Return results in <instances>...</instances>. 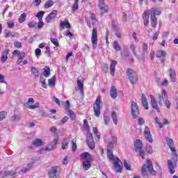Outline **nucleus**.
Wrapping results in <instances>:
<instances>
[{
    "instance_id": "nucleus-53",
    "label": "nucleus",
    "mask_w": 178,
    "mask_h": 178,
    "mask_svg": "<svg viewBox=\"0 0 178 178\" xmlns=\"http://www.w3.org/2000/svg\"><path fill=\"white\" fill-rule=\"evenodd\" d=\"M72 149L73 152L77 149V145H76V141H74V140H72Z\"/></svg>"
},
{
    "instance_id": "nucleus-37",
    "label": "nucleus",
    "mask_w": 178,
    "mask_h": 178,
    "mask_svg": "<svg viewBox=\"0 0 178 178\" xmlns=\"http://www.w3.org/2000/svg\"><path fill=\"white\" fill-rule=\"evenodd\" d=\"M167 53L163 50H159L156 54L157 58H165L166 56Z\"/></svg>"
},
{
    "instance_id": "nucleus-18",
    "label": "nucleus",
    "mask_w": 178,
    "mask_h": 178,
    "mask_svg": "<svg viewBox=\"0 0 178 178\" xmlns=\"http://www.w3.org/2000/svg\"><path fill=\"white\" fill-rule=\"evenodd\" d=\"M9 52H10V50L5 49L1 53V63H5L6 61L8 60V55H9Z\"/></svg>"
},
{
    "instance_id": "nucleus-48",
    "label": "nucleus",
    "mask_w": 178,
    "mask_h": 178,
    "mask_svg": "<svg viewBox=\"0 0 178 178\" xmlns=\"http://www.w3.org/2000/svg\"><path fill=\"white\" fill-rule=\"evenodd\" d=\"M40 84L42 85V87L43 88H47V83H45V79H44V78L40 77Z\"/></svg>"
},
{
    "instance_id": "nucleus-19",
    "label": "nucleus",
    "mask_w": 178,
    "mask_h": 178,
    "mask_svg": "<svg viewBox=\"0 0 178 178\" xmlns=\"http://www.w3.org/2000/svg\"><path fill=\"white\" fill-rule=\"evenodd\" d=\"M118 65V61L115 60H111V63L110 65V73L111 76H115V67Z\"/></svg>"
},
{
    "instance_id": "nucleus-39",
    "label": "nucleus",
    "mask_w": 178,
    "mask_h": 178,
    "mask_svg": "<svg viewBox=\"0 0 178 178\" xmlns=\"http://www.w3.org/2000/svg\"><path fill=\"white\" fill-rule=\"evenodd\" d=\"M51 74L49 67H45L44 68L43 75L44 77H49V75Z\"/></svg>"
},
{
    "instance_id": "nucleus-4",
    "label": "nucleus",
    "mask_w": 178,
    "mask_h": 178,
    "mask_svg": "<svg viewBox=\"0 0 178 178\" xmlns=\"http://www.w3.org/2000/svg\"><path fill=\"white\" fill-rule=\"evenodd\" d=\"M91 43L93 49H97V45L98 44V30L97 28H94L92 31Z\"/></svg>"
},
{
    "instance_id": "nucleus-27",
    "label": "nucleus",
    "mask_w": 178,
    "mask_h": 178,
    "mask_svg": "<svg viewBox=\"0 0 178 178\" xmlns=\"http://www.w3.org/2000/svg\"><path fill=\"white\" fill-rule=\"evenodd\" d=\"M56 76L54 75L51 79H48V85L49 87H55Z\"/></svg>"
},
{
    "instance_id": "nucleus-52",
    "label": "nucleus",
    "mask_w": 178,
    "mask_h": 178,
    "mask_svg": "<svg viewBox=\"0 0 178 178\" xmlns=\"http://www.w3.org/2000/svg\"><path fill=\"white\" fill-rule=\"evenodd\" d=\"M136 152H138L141 158L145 159V158L144 157L145 156V152H144V150H143V149H140V150H136Z\"/></svg>"
},
{
    "instance_id": "nucleus-8",
    "label": "nucleus",
    "mask_w": 178,
    "mask_h": 178,
    "mask_svg": "<svg viewBox=\"0 0 178 178\" xmlns=\"http://www.w3.org/2000/svg\"><path fill=\"white\" fill-rule=\"evenodd\" d=\"M26 108L28 109H38L40 108V103L36 102L34 104V99L33 97H30L28 99V102L25 104Z\"/></svg>"
},
{
    "instance_id": "nucleus-29",
    "label": "nucleus",
    "mask_w": 178,
    "mask_h": 178,
    "mask_svg": "<svg viewBox=\"0 0 178 178\" xmlns=\"http://www.w3.org/2000/svg\"><path fill=\"white\" fill-rule=\"evenodd\" d=\"M65 111H67L70 119L72 120H76V114L72 110L69 109V107H65Z\"/></svg>"
},
{
    "instance_id": "nucleus-21",
    "label": "nucleus",
    "mask_w": 178,
    "mask_h": 178,
    "mask_svg": "<svg viewBox=\"0 0 178 178\" xmlns=\"http://www.w3.org/2000/svg\"><path fill=\"white\" fill-rule=\"evenodd\" d=\"M135 145V151H140V149H143V141L140 140H136L134 142Z\"/></svg>"
},
{
    "instance_id": "nucleus-20",
    "label": "nucleus",
    "mask_w": 178,
    "mask_h": 178,
    "mask_svg": "<svg viewBox=\"0 0 178 178\" xmlns=\"http://www.w3.org/2000/svg\"><path fill=\"white\" fill-rule=\"evenodd\" d=\"M169 76L170 81L175 83L176 81V71L172 67L170 68Z\"/></svg>"
},
{
    "instance_id": "nucleus-14",
    "label": "nucleus",
    "mask_w": 178,
    "mask_h": 178,
    "mask_svg": "<svg viewBox=\"0 0 178 178\" xmlns=\"http://www.w3.org/2000/svg\"><path fill=\"white\" fill-rule=\"evenodd\" d=\"M13 56H18V60H23L24 58H26V53L24 51H20L19 50H14L13 51Z\"/></svg>"
},
{
    "instance_id": "nucleus-16",
    "label": "nucleus",
    "mask_w": 178,
    "mask_h": 178,
    "mask_svg": "<svg viewBox=\"0 0 178 178\" xmlns=\"http://www.w3.org/2000/svg\"><path fill=\"white\" fill-rule=\"evenodd\" d=\"M150 104L154 109H156L157 112H161L159 110V106H158V103H156V99H155V97L154 95H150Z\"/></svg>"
},
{
    "instance_id": "nucleus-36",
    "label": "nucleus",
    "mask_w": 178,
    "mask_h": 178,
    "mask_svg": "<svg viewBox=\"0 0 178 178\" xmlns=\"http://www.w3.org/2000/svg\"><path fill=\"white\" fill-rule=\"evenodd\" d=\"M31 72L33 73L34 77L35 78L40 76V72H38V70L35 67H32L31 68Z\"/></svg>"
},
{
    "instance_id": "nucleus-51",
    "label": "nucleus",
    "mask_w": 178,
    "mask_h": 178,
    "mask_svg": "<svg viewBox=\"0 0 178 178\" xmlns=\"http://www.w3.org/2000/svg\"><path fill=\"white\" fill-rule=\"evenodd\" d=\"M104 124L108 126L109 124V117H108V115L106 113L104 114Z\"/></svg>"
},
{
    "instance_id": "nucleus-3",
    "label": "nucleus",
    "mask_w": 178,
    "mask_h": 178,
    "mask_svg": "<svg viewBox=\"0 0 178 178\" xmlns=\"http://www.w3.org/2000/svg\"><path fill=\"white\" fill-rule=\"evenodd\" d=\"M102 104V102H101V97L99 96L97 97V99L93 105V111L96 118H99V115H101V108H102L101 106Z\"/></svg>"
},
{
    "instance_id": "nucleus-35",
    "label": "nucleus",
    "mask_w": 178,
    "mask_h": 178,
    "mask_svg": "<svg viewBox=\"0 0 178 178\" xmlns=\"http://www.w3.org/2000/svg\"><path fill=\"white\" fill-rule=\"evenodd\" d=\"M111 118L114 124H118V113H116V112L113 111L111 113Z\"/></svg>"
},
{
    "instance_id": "nucleus-11",
    "label": "nucleus",
    "mask_w": 178,
    "mask_h": 178,
    "mask_svg": "<svg viewBox=\"0 0 178 178\" xmlns=\"http://www.w3.org/2000/svg\"><path fill=\"white\" fill-rule=\"evenodd\" d=\"M148 13L150 15L151 24L153 27H155L156 26V23H158L156 21V17H155V9L151 8L148 10Z\"/></svg>"
},
{
    "instance_id": "nucleus-54",
    "label": "nucleus",
    "mask_w": 178,
    "mask_h": 178,
    "mask_svg": "<svg viewBox=\"0 0 178 178\" xmlns=\"http://www.w3.org/2000/svg\"><path fill=\"white\" fill-rule=\"evenodd\" d=\"M130 49H131L134 55H135L136 56H137V51H136V44H131L130 46Z\"/></svg>"
},
{
    "instance_id": "nucleus-60",
    "label": "nucleus",
    "mask_w": 178,
    "mask_h": 178,
    "mask_svg": "<svg viewBox=\"0 0 178 178\" xmlns=\"http://www.w3.org/2000/svg\"><path fill=\"white\" fill-rule=\"evenodd\" d=\"M146 151L147 154H152V147L151 145H147Z\"/></svg>"
},
{
    "instance_id": "nucleus-41",
    "label": "nucleus",
    "mask_w": 178,
    "mask_h": 178,
    "mask_svg": "<svg viewBox=\"0 0 178 178\" xmlns=\"http://www.w3.org/2000/svg\"><path fill=\"white\" fill-rule=\"evenodd\" d=\"M54 6V1L49 0L47 1L44 4V8L45 9H49V8H51V6Z\"/></svg>"
},
{
    "instance_id": "nucleus-49",
    "label": "nucleus",
    "mask_w": 178,
    "mask_h": 178,
    "mask_svg": "<svg viewBox=\"0 0 178 178\" xmlns=\"http://www.w3.org/2000/svg\"><path fill=\"white\" fill-rule=\"evenodd\" d=\"M67 120H69V118L65 116L63 119L60 120V121L59 122L58 124L60 126H62V124H65V123H66V122H67Z\"/></svg>"
},
{
    "instance_id": "nucleus-32",
    "label": "nucleus",
    "mask_w": 178,
    "mask_h": 178,
    "mask_svg": "<svg viewBox=\"0 0 178 178\" xmlns=\"http://www.w3.org/2000/svg\"><path fill=\"white\" fill-rule=\"evenodd\" d=\"M116 141H117L116 137L112 136L108 140V147H109L111 148H113V145L116 144Z\"/></svg>"
},
{
    "instance_id": "nucleus-5",
    "label": "nucleus",
    "mask_w": 178,
    "mask_h": 178,
    "mask_svg": "<svg viewBox=\"0 0 178 178\" xmlns=\"http://www.w3.org/2000/svg\"><path fill=\"white\" fill-rule=\"evenodd\" d=\"M131 112L132 115V118L134 119H137L138 118V115H140V111L138 110V105L136 102H131Z\"/></svg>"
},
{
    "instance_id": "nucleus-6",
    "label": "nucleus",
    "mask_w": 178,
    "mask_h": 178,
    "mask_svg": "<svg viewBox=\"0 0 178 178\" xmlns=\"http://www.w3.org/2000/svg\"><path fill=\"white\" fill-rule=\"evenodd\" d=\"M166 141L169 148L172 152L174 161H177V154L176 153V148L175 147V143H173V140H172V138H167Z\"/></svg>"
},
{
    "instance_id": "nucleus-7",
    "label": "nucleus",
    "mask_w": 178,
    "mask_h": 178,
    "mask_svg": "<svg viewBox=\"0 0 178 178\" xmlns=\"http://www.w3.org/2000/svg\"><path fill=\"white\" fill-rule=\"evenodd\" d=\"M127 75L129 79L131 84H135L137 82V73L136 71H134L132 69L129 68L127 71Z\"/></svg>"
},
{
    "instance_id": "nucleus-58",
    "label": "nucleus",
    "mask_w": 178,
    "mask_h": 178,
    "mask_svg": "<svg viewBox=\"0 0 178 178\" xmlns=\"http://www.w3.org/2000/svg\"><path fill=\"white\" fill-rule=\"evenodd\" d=\"M31 164H28L26 167V168H24L23 170H22L21 172H24V173H26V172H29V170H30V169H31Z\"/></svg>"
},
{
    "instance_id": "nucleus-62",
    "label": "nucleus",
    "mask_w": 178,
    "mask_h": 178,
    "mask_svg": "<svg viewBox=\"0 0 178 178\" xmlns=\"http://www.w3.org/2000/svg\"><path fill=\"white\" fill-rule=\"evenodd\" d=\"M138 124H140V126L143 124H145V120H144V118H138Z\"/></svg>"
},
{
    "instance_id": "nucleus-23",
    "label": "nucleus",
    "mask_w": 178,
    "mask_h": 178,
    "mask_svg": "<svg viewBox=\"0 0 178 178\" xmlns=\"http://www.w3.org/2000/svg\"><path fill=\"white\" fill-rule=\"evenodd\" d=\"M60 27H62V29H70L72 26L70 25V23L69 22V20L65 19V21H61L60 22Z\"/></svg>"
},
{
    "instance_id": "nucleus-2",
    "label": "nucleus",
    "mask_w": 178,
    "mask_h": 178,
    "mask_svg": "<svg viewBox=\"0 0 178 178\" xmlns=\"http://www.w3.org/2000/svg\"><path fill=\"white\" fill-rule=\"evenodd\" d=\"M149 172L153 176L156 175V172L154 170V166L152 165V161L151 159H147L146 163L144 164L142 167V175L145 176V175Z\"/></svg>"
},
{
    "instance_id": "nucleus-26",
    "label": "nucleus",
    "mask_w": 178,
    "mask_h": 178,
    "mask_svg": "<svg viewBox=\"0 0 178 178\" xmlns=\"http://www.w3.org/2000/svg\"><path fill=\"white\" fill-rule=\"evenodd\" d=\"M142 104L145 109L148 110V100H147V97L144 94H142Z\"/></svg>"
},
{
    "instance_id": "nucleus-50",
    "label": "nucleus",
    "mask_w": 178,
    "mask_h": 178,
    "mask_svg": "<svg viewBox=\"0 0 178 178\" xmlns=\"http://www.w3.org/2000/svg\"><path fill=\"white\" fill-rule=\"evenodd\" d=\"M7 113L5 111L0 112V122L6 118Z\"/></svg>"
},
{
    "instance_id": "nucleus-45",
    "label": "nucleus",
    "mask_w": 178,
    "mask_h": 178,
    "mask_svg": "<svg viewBox=\"0 0 178 178\" xmlns=\"http://www.w3.org/2000/svg\"><path fill=\"white\" fill-rule=\"evenodd\" d=\"M163 102L166 108L170 109V106H172V103H170V101H169V99H165Z\"/></svg>"
},
{
    "instance_id": "nucleus-22",
    "label": "nucleus",
    "mask_w": 178,
    "mask_h": 178,
    "mask_svg": "<svg viewBox=\"0 0 178 178\" xmlns=\"http://www.w3.org/2000/svg\"><path fill=\"white\" fill-rule=\"evenodd\" d=\"M149 13H148V10L147 11H145L144 13H143V19H144V22H143V24L144 26H148V24H149Z\"/></svg>"
},
{
    "instance_id": "nucleus-38",
    "label": "nucleus",
    "mask_w": 178,
    "mask_h": 178,
    "mask_svg": "<svg viewBox=\"0 0 178 178\" xmlns=\"http://www.w3.org/2000/svg\"><path fill=\"white\" fill-rule=\"evenodd\" d=\"M168 165L169 168L170 172L173 175L175 173V168L173 167V165L172 164V161L168 160Z\"/></svg>"
},
{
    "instance_id": "nucleus-30",
    "label": "nucleus",
    "mask_w": 178,
    "mask_h": 178,
    "mask_svg": "<svg viewBox=\"0 0 178 178\" xmlns=\"http://www.w3.org/2000/svg\"><path fill=\"white\" fill-rule=\"evenodd\" d=\"M166 98H168V92H166L165 90H163L162 92L159 94V99L161 102L162 99H166Z\"/></svg>"
},
{
    "instance_id": "nucleus-56",
    "label": "nucleus",
    "mask_w": 178,
    "mask_h": 178,
    "mask_svg": "<svg viewBox=\"0 0 178 178\" xmlns=\"http://www.w3.org/2000/svg\"><path fill=\"white\" fill-rule=\"evenodd\" d=\"M51 42L55 45V47H59V42H58V39L56 38H51Z\"/></svg>"
},
{
    "instance_id": "nucleus-40",
    "label": "nucleus",
    "mask_w": 178,
    "mask_h": 178,
    "mask_svg": "<svg viewBox=\"0 0 178 178\" xmlns=\"http://www.w3.org/2000/svg\"><path fill=\"white\" fill-rule=\"evenodd\" d=\"M77 86H78V90L81 91V92H83L84 91V84L80 81H77Z\"/></svg>"
},
{
    "instance_id": "nucleus-33",
    "label": "nucleus",
    "mask_w": 178,
    "mask_h": 178,
    "mask_svg": "<svg viewBox=\"0 0 178 178\" xmlns=\"http://www.w3.org/2000/svg\"><path fill=\"white\" fill-rule=\"evenodd\" d=\"M69 141L70 139L69 138L64 139L62 142V149H67V147L69 145Z\"/></svg>"
},
{
    "instance_id": "nucleus-59",
    "label": "nucleus",
    "mask_w": 178,
    "mask_h": 178,
    "mask_svg": "<svg viewBox=\"0 0 178 178\" xmlns=\"http://www.w3.org/2000/svg\"><path fill=\"white\" fill-rule=\"evenodd\" d=\"M28 26L30 29H33L37 26V22H31L28 24Z\"/></svg>"
},
{
    "instance_id": "nucleus-61",
    "label": "nucleus",
    "mask_w": 178,
    "mask_h": 178,
    "mask_svg": "<svg viewBox=\"0 0 178 178\" xmlns=\"http://www.w3.org/2000/svg\"><path fill=\"white\" fill-rule=\"evenodd\" d=\"M5 37H6V38H9V37H13V35L12 34V32H10V31H6Z\"/></svg>"
},
{
    "instance_id": "nucleus-42",
    "label": "nucleus",
    "mask_w": 178,
    "mask_h": 178,
    "mask_svg": "<svg viewBox=\"0 0 178 178\" xmlns=\"http://www.w3.org/2000/svg\"><path fill=\"white\" fill-rule=\"evenodd\" d=\"M113 47L116 51H120L121 49L120 45H119V42H118L117 41L113 42Z\"/></svg>"
},
{
    "instance_id": "nucleus-46",
    "label": "nucleus",
    "mask_w": 178,
    "mask_h": 178,
    "mask_svg": "<svg viewBox=\"0 0 178 178\" xmlns=\"http://www.w3.org/2000/svg\"><path fill=\"white\" fill-rule=\"evenodd\" d=\"M92 131H93L95 136H97V140H99V138H101V136L98 134V129L97 127H93Z\"/></svg>"
},
{
    "instance_id": "nucleus-57",
    "label": "nucleus",
    "mask_w": 178,
    "mask_h": 178,
    "mask_svg": "<svg viewBox=\"0 0 178 178\" xmlns=\"http://www.w3.org/2000/svg\"><path fill=\"white\" fill-rule=\"evenodd\" d=\"M38 27L39 29H42V27H44V22H42V19L38 20Z\"/></svg>"
},
{
    "instance_id": "nucleus-47",
    "label": "nucleus",
    "mask_w": 178,
    "mask_h": 178,
    "mask_svg": "<svg viewBox=\"0 0 178 178\" xmlns=\"http://www.w3.org/2000/svg\"><path fill=\"white\" fill-rule=\"evenodd\" d=\"M44 15H45V12L44 11H40L39 13H38L36 14V17H38V19H42V17H44Z\"/></svg>"
},
{
    "instance_id": "nucleus-44",
    "label": "nucleus",
    "mask_w": 178,
    "mask_h": 178,
    "mask_svg": "<svg viewBox=\"0 0 178 178\" xmlns=\"http://www.w3.org/2000/svg\"><path fill=\"white\" fill-rule=\"evenodd\" d=\"M26 17H27V15H26V13L22 14L19 18V23H23V22L26 20Z\"/></svg>"
},
{
    "instance_id": "nucleus-25",
    "label": "nucleus",
    "mask_w": 178,
    "mask_h": 178,
    "mask_svg": "<svg viewBox=\"0 0 178 178\" xmlns=\"http://www.w3.org/2000/svg\"><path fill=\"white\" fill-rule=\"evenodd\" d=\"M81 159H84L86 161H92V157H91V154L88 152H84L81 154Z\"/></svg>"
},
{
    "instance_id": "nucleus-28",
    "label": "nucleus",
    "mask_w": 178,
    "mask_h": 178,
    "mask_svg": "<svg viewBox=\"0 0 178 178\" xmlns=\"http://www.w3.org/2000/svg\"><path fill=\"white\" fill-rule=\"evenodd\" d=\"M112 148L113 147H107V156L111 161L116 158L113 156V153L112 152V151H111Z\"/></svg>"
},
{
    "instance_id": "nucleus-9",
    "label": "nucleus",
    "mask_w": 178,
    "mask_h": 178,
    "mask_svg": "<svg viewBox=\"0 0 178 178\" xmlns=\"http://www.w3.org/2000/svg\"><path fill=\"white\" fill-rule=\"evenodd\" d=\"M114 166H113V169L115 170V171L116 172V173H120L122 172V161H120V160L119 159V158L115 157V159H113L112 161Z\"/></svg>"
},
{
    "instance_id": "nucleus-17",
    "label": "nucleus",
    "mask_w": 178,
    "mask_h": 178,
    "mask_svg": "<svg viewBox=\"0 0 178 178\" xmlns=\"http://www.w3.org/2000/svg\"><path fill=\"white\" fill-rule=\"evenodd\" d=\"M56 173H58V166L51 167L48 172L49 178H56Z\"/></svg>"
},
{
    "instance_id": "nucleus-43",
    "label": "nucleus",
    "mask_w": 178,
    "mask_h": 178,
    "mask_svg": "<svg viewBox=\"0 0 178 178\" xmlns=\"http://www.w3.org/2000/svg\"><path fill=\"white\" fill-rule=\"evenodd\" d=\"M124 168L127 169V170H131V165L127 163V161H124Z\"/></svg>"
},
{
    "instance_id": "nucleus-31",
    "label": "nucleus",
    "mask_w": 178,
    "mask_h": 178,
    "mask_svg": "<svg viewBox=\"0 0 178 178\" xmlns=\"http://www.w3.org/2000/svg\"><path fill=\"white\" fill-rule=\"evenodd\" d=\"M110 95H111V98H113V99H115V98H116V97H118V92H117L116 88H115V86L111 87V89L110 90Z\"/></svg>"
},
{
    "instance_id": "nucleus-64",
    "label": "nucleus",
    "mask_w": 178,
    "mask_h": 178,
    "mask_svg": "<svg viewBox=\"0 0 178 178\" xmlns=\"http://www.w3.org/2000/svg\"><path fill=\"white\" fill-rule=\"evenodd\" d=\"M35 54L36 56H41V49H40L39 48L36 49L35 50Z\"/></svg>"
},
{
    "instance_id": "nucleus-10",
    "label": "nucleus",
    "mask_w": 178,
    "mask_h": 178,
    "mask_svg": "<svg viewBox=\"0 0 178 178\" xmlns=\"http://www.w3.org/2000/svg\"><path fill=\"white\" fill-rule=\"evenodd\" d=\"M143 134L146 140L151 143H154V139L152 138V135H151V131L149 130V127H145Z\"/></svg>"
},
{
    "instance_id": "nucleus-55",
    "label": "nucleus",
    "mask_w": 178,
    "mask_h": 178,
    "mask_svg": "<svg viewBox=\"0 0 178 178\" xmlns=\"http://www.w3.org/2000/svg\"><path fill=\"white\" fill-rule=\"evenodd\" d=\"M142 49H143V54H146L147 51H148V44L144 43L142 46Z\"/></svg>"
},
{
    "instance_id": "nucleus-12",
    "label": "nucleus",
    "mask_w": 178,
    "mask_h": 178,
    "mask_svg": "<svg viewBox=\"0 0 178 178\" xmlns=\"http://www.w3.org/2000/svg\"><path fill=\"white\" fill-rule=\"evenodd\" d=\"M59 140V136H56L54 137V139L51 143V144L48 145L46 147L45 151H52L56 148V145L58 144V140Z\"/></svg>"
},
{
    "instance_id": "nucleus-13",
    "label": "nucleus",
    "mask_w": 178,
    "mask_h": 178,
    "mask_svg": "<svg viewBox=\"0 0 178 178\" xmlns=\"http://www.w3.org/2000/svg\"><path fill=\"white\" fill-rule=\"evenodd\" d=\"M58 15V10H53L49 15H47L45 18V20L47 23H51L54 22L55 19H56V16Z\"/></svg>"
},
{
    "instance_id": "nucleus-24",
    "label": "nucleus",
    "mask_w": 178,
    "mask_h": 178,
    "mask_svg": "<svg viewBox=\"0 0 178 178\" xmlns=\"http://www.w3.org/2000/svg\"><path fill=\"white\" fill-rule=\"evenodd\" d=\"M91 162L92 160H86L83 162V168L85 170H88L91 168Z\"/></svg>"
},
{
    "instance_id": "nucleus-1",
    "label": "nucleus",
    "mask_w": 178,
    "mask_h": 178,
    "mask_svg": "<svg viewBox=\"0 0 178 178\" xmlns=\"http://www.w3.org/2000/svg\"><path fill=\"white\" fill-rule=\"evenodd\" d=\"M83 129L87 131V144L90 149L95 148V143H94V138L92 134L90 131V126H88V121L87 120H83Z\"/></svg>"
},
{
    "instance_id": "nucleus-34",
    "label": "nucleus",
    "mask_w": 178,
    "mask_h": 178,
    "mask_svg": "<svg viewBox=\"0 0 178 178\" xmlns=\"http://www.w3.org/2000/svg\"><path fill=\"white\" fill-rule=\"evenodd\" d=\"M33 144L35 145V147H41V145H44V141L38 138L33 142Z\"/></svg>"
},
{
    "instance_id": "nucleus-63",
    "label": "nucleus",
    "mask_w": 178,
    "mask_h": 178,
    "mask_svg": "<svg viewBox=\"0 0 178 178\" xmlns=\"http://www.w3.org/2000/svg\"><path fill=\"white\" fill-rule=\"evenodd\" d=\"M14 46L15 47V48H22V42H15L14 43Z\"/></svg>"
},
{
    "instance_id": "nucleus-15",
    "label": "nucleus",
    "mask_w": 178,
    "mask_h": 178,
    "mask_svg": "<svg viewBox=\"0 0 178 178\" xmlns=\"http://www.w3.org/2000/svg\"><path fill=\"white\" fill-rule=\"evenodd\" d=\"M99 8H100L102 13H106L109 10L108 6L105 5L104 0H99Z\"/></svg>"
}]
</instances>
